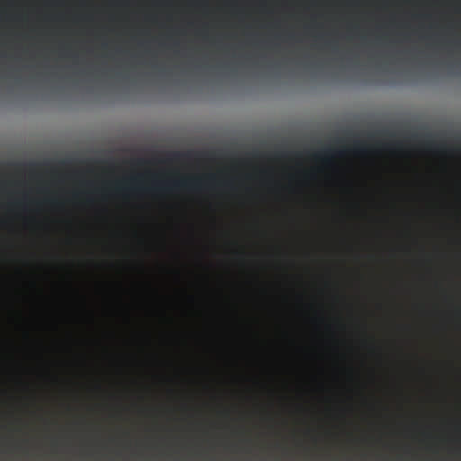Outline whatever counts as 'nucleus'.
Masks as SVG:
<instances>
[{
  "instance_id": "obj_1",
  "label": "nucleus",
  "mask_w": 461,
  "mask_h": 461,
  "mask_svg": "<svg viewBox=\"0 0 461 461\" xmlns=\"http://www.w3.org/2000/svg\"><path fill=\"white\" fill-rule=\"evenodd\" d=\"M201 184L200 178H183L170 184H161L157 186L159 190H169L171 188H198Z\"/></svg>"
},
{
  "instance_id": "obj_2",
  "label": "nucleus",
  "mask_w": 461,
  "mask_h": 461,
  "mask_svg": "<svg viewBox=\"0 0 461 461\" xmlns=\"http://www.w3.org/2000/svg\"><path fill=\"white\" fill-rule=\"evenodd\" d=\"M332 151H333V150H332L331 149H327L323 150V152H322V153H323V155L325 156V158H330V157H331V156H332Z\"/></svg>"
}]
</instances>
